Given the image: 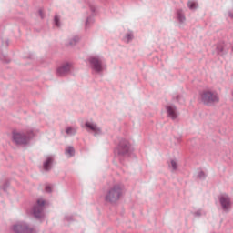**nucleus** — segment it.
Segmentation results:
<instances>
[{
	"label": "nucleus",
	"mask_w": 233,
	"mask_h": 233,
	"mask_svg": "<svg viewBox=\"0 0 233 233\" xmlns=\"http://www.w3.org/2000/svg\"><path fill=\"white\" fill-rule=\"evenodd\" d=\"M201 101L204 105H208V106L215 105V103H219V96L217 95L216 92L212 91H204L201 94Z\"/></svg>",
	"instance_id": "nucleus-2"
},
{
	"label": "nucleus",
	"mask_w": 233,
	"mask_h": 233,
	"mask_svg": "<svg viewBox=\"0 0 233 233\" xmlns=\"http://www.w3.org/2000/svg\"><path fill=\"white\" fill-rule=\"evenodd\" d=\"M86 127L90 130H92L93 132H96V133L100 132L99 127H97V126L94 123L86 122Z\"/></svg>",
	"instance_id": "nucleus-11"
},
{
	"label": "nucleus",
	"mask_w": 233,
	"mask_h": 233,
	"mask_svg": "<svg viewBox=\"0 0 233 233\" xmlns=\"http://www.w3.org/2000/svg\"><path fill=\"white\" fill-rule=\"evenodd\" d=\"M66 154L68 157H72L74 156V147H69L66 149Z\"/></svg>",
	"instance_id": "nucleus-13"
},
{
	"label": "nucleus",
	"mask_w": 233,
	"mask_h": 233,
	"mask_svg": "<svg viewBox=\"0 0 233 233\" xmlns=\"http://www.w3.org/2000/svg\"><path fill=\"white\" fill-rule=\"evenodd\" d=\"M130 150V143L122 141L118 146V154L125 155Z\"/></svg>",
	"instance_id": "nucleus-7"
},
{
	"label": "nucleus",
	"mask_w": 233,
	"mask_h": 233,
	"mask_svg": "<svg viewBox=\"0 0 233 233\" xmlns=\"http://www.w3.org/2000/svg\"><path fill=\"white\" fill-rule=\"evenodd\" d=\"M90 63L93 66V67L96 70V72H101V70H103V66L99 58L93 57L90 59Z\"/></svg>",
	"instance_id": "nucleus-9"
},
{
	"label": "nucleus",
	"mask_w": 233,
	"mask_h": 233,
	"mask_svg": "<svg viewBox=\"0 0 233 233\" xmlns=\"http://www.w3.org/2000/svg\"><path fill=\"white\" fill-rule=\"evenodd\" d=\"M55 25L56 26H61V24L59 23V16H55Z\"/></svg>",
	"instance_id": "nucleus-16"
},
{
	"label": "nucleus",
	"mask_w": 233,
	"mask_h": 233,
	"mask_svg": "<svg viewBox=\"0 0 233 233\" xmlns=\"http://www.w3.org/2000/svg\"><path fill=\"white\" fill-rule=\"evenodd\" d=\"M171 167H172L173 170H176V168H177V162H176V160H172Z\"/></svg>",
	"instance_id": "nucleus-17"
},
{
	"label": "nucleus",
	"mask_w": 233,
	"mask_h": 233,
	"mask_svg": "<svg viewBox=\"0 0 233 233\" xmlns=\"http://www.w3.org/2000/svg\"><path fill=\"white\" fill-rule=\"evenodd\" d=\"M45 206V200L43 199H38L37 200V205L34 208V215L35 218H41L43 216V207Z\"/></svg>",
	"instance_id": "nucleus-5"
},
{
	"label": "nucleus",
	"mask_w": 233,
	"mask_h": 233,
	"mask_svg": "<svg viewBox=\"0 0 233 233\" xmlns=\"http://www.w3.org/2000/svg\"><path fill=\"white\" fill-rule=\"evenodd\" d=\"M46 192H52V187L46 186Z\"/></svg>",
	"instance_id": "nucleus-19"
},
{
	"label": "nucleus",
	"mask_w": 233,
	"mask_h": 233,
	"mask_svg": "<svg viewBox=\"0 0 233 233\" xmlns=\"http://www.w3.org/2000/svg\"><path fill=\"white\" fill-rule=\"evenodd\" d=\"M15 233H32V229L28 228L26 224H16L13 227Z\"/></svg>",
	"instance_id": "nucleus-6"
},
{
	"label": "nucleus",
	"mask_w": 233,
	"mask_h": 233,
	"mask_svg": "<svg viewBox=\"0 0 233 233\" xmlns=\"http://www.w3.org/2000/svg\"><path fill=\"white\" fill-rule=\"evenodd\" d=\"M13 139L17 145H25L28 143L29 137H26L25 133L15 131L13 133Z\"/></svg>",
	"instance_id": "nucleus-3"
},
{
	"label": "nucleus",
	"mask_w": 233,
	"mask_h": 233,
	"mask_svg": "<svg viewBox=\"0 0 233 233\" xmlns=\"http://www.w3.org/2000/svg\"><path fill=\"white\" fill-rule=\"evenodd\" d=\"M187 6L190 8V10H196V8H198V4H196L194 1H189L187 3Z\"/></svg>",
	"instance_id": "nucleus-14"
},
{
	"label": "nucleus",
	"mask_w": 233,
	"mask_h": 233,
	"mask_svg": "<svg viewBox=\"0 0 233 233\" xmlns=\"http://www.w3.org/2000/svg\"><path fill=\"white\" fill-rule=\"evenodd\" d=\"M168 117L171 119H176L177 117V112L176 111V106H169L167 107Z\"/></svg>",
	"instance_id": "nucleus-10"
},
{
	"label": "nucleus",
	"mask_w": 233,
	"mask_h": 233,
	"mask_svg": "<svg viewBox=\"0 0 233 233\" xmlns=\"http://www.w3.org/2000/svg\"><path fill=\"white\" fill-rule=\"evenodd\" d=\"M52 161H54V159L52 158V157H48L46 160V162L44 163V168L45 170H50V165H52Z\"/></svg>",
	"instance_id": "nucleus-12"
},
{
	"label": "nucleus",
	"mask_w": 233,
	"mask_h": 233,
	"mask_svg": "<svg viewBox=\"0 0 233 233\" xmlns=\"http://www.w3.org/2000/svg\"><path fill=\"white\" fill-rule=\"evenodd\" d=\"M128 39H132V36L130 35H128Z\"/></svg>",
	"instance_id": "nucleus-20"
},
{
	"label": "nucleus",
	"mask_w": 233,
	"mask_h": 233,
	"mask_svg": "<svg viewBox=\"0 0 233 233\" xmlns=\"http://www.w3.org/2000/svg\"><path fill=\"white\" fill-rule=\"evenodd\" d=\"M123 196V187L119 184L111 187L105 195V201L106 203H117Z\"/></svg>",
	"instance_id": "nucleus-1"
},
{
	"label": "nucleus",
	"mask_w": 233,
	"mask_h": 233,
	"mask_svg": "<svg viewBox=\"0 0 233 233\" xmlns=\"http://www.w3.org/2000/svg\"><path fill=\"white\" fill-rule=\"evenodd\" d=\"M230 17H232V18H233V15H230Z\"/></svg>",
	"instance_id": "nucleus-21"
},
{
	"label": "nucleus",
	"mask_w": 233,
	"mask_h": 233,
	"mask_svg": "<svg viewBox=\"0 0 233 233\" xmlns=\"http://www.w3.org/2000/svg\"><path fill=\"white\" fill-rule=\"evenodd\" d=\"M70 70H72V64L65 63L57 68L56 74L57 76H66Z\"/></svg>",
	"instance_id": "nucleus-4"
},
{
	"label": "nucleus",
	"mask_w": 233,
	"mask_h": 233,
	"mask_svg": "<svg viewBox=\"0 0 233 233\" xmlns=\"http://www.w3.org/2000/svg\"><path fill=\"white\" fill-rule=\"evenodd\" d=\"M178 19L180 23H183L185 21V15L181 13H178Z\"/></svg>",
	"instance_id": "nucleus-18"
},
{
	"label": "nucleus",
	"mask_w": 233,
	"mask_h": 233,
	"mask_svg": "<svg viewBox=\"0 0 233 233\" xmlns=\"http://www.w3.org/2000/svg\"><path fill=\"white\" fill-rule=\"evenodd\" d=\"M220 203L224 210H228V208H230V198L228 195L220 196Z\"/></svg>",
	"instance_id": "nucleus-8"
},
{
	"label": "nucleus",
	"mask_w": 233,
	"mask_h": 233,
	"mask_svg": "<svg viewBox=\"0 0 233 233\" xmlns=\"http://www.w3.org/2000/svg\"><path fill=\"white\" fill-rule=\"evenodd\" d=\"M76 130L73 127H67L66 130V133L68 135V136H74V134H76Z\"/></svg>",
	"instance_id": "nucleus-15"
}]
</instances>
